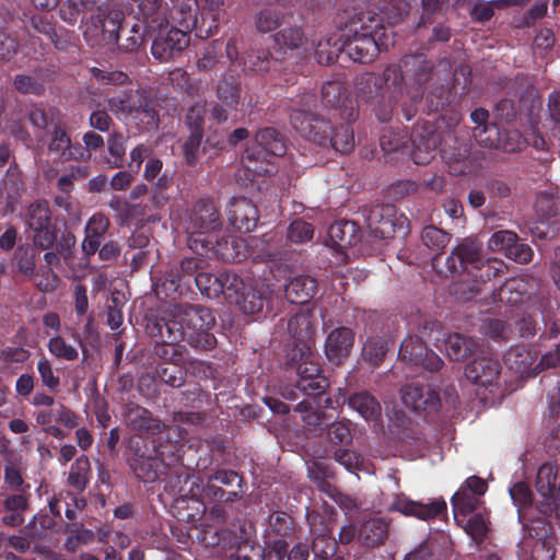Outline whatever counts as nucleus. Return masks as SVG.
I'll use <instances>...</instances> for the list:
<instances>
[{
	"instance_id": "54",
	"label": "nucleus",
	"mask_w": 560,
	"mask_h": 560,
	"mask_svg": "<svg viewBox=\"0 0 560 560\" xmlns=\"http://www.w3.org/2000/svg\"><path fill=\"white\" fill-rule=\"evenodd\" d=\"M272 55L268 48L252 47L242 57L243 70L250 73H265L269 71Z\"/></svg>"
},
{
	"instance_id": "20",
	"label": "nucleus",
	"mask_w": 560,
	"mask_h": 560,
	"mask_svg": "<svg viewBox=\"0 0 560 560\" xmlns=\"http://www.w3.org/2000/svg\"><path fill=\"white\" fill-rule=\"evenodd\" d=\"M192 242H200V248L206 252H212L213 255L223 261L240 262L246 258V244L244 240L225 235L221 238L192 237Z\"/></svg>"
},
{
	"instance_id": "22",
	"label": "nucleus",
	"mask_w": 560,
	"mask_h": 560,
	"mask_svg": "<svg viewBox=\"0 0 560 560\" xmlns=\"http://www.w3.org/2000/svg\"><path fill=\"white\" fill-rule=\"evenodd\" d=\"M122 417L127 427L139 433L138 436L158 435L165 429V424L159 418L136 402L126 404Z\"/></svg>"
},
{
	"instance_id": "60",
	"label": "nucleus",
	"mask_w": 560,
	"mask_h": 560,
	"mask_svg": "<svg viewBox=\"0 0 560 560\" xmlns=\"http://www.w3.org/2000/svg\"><path fill=\"white\" fill-rule=\"evenodd\" d=\"M91 475V464L86 455L75 458L70 467L67 482L70 487L78 491H84L89 485Z\"/></svg>"
},
{
	"instance_id": "33",
	"label": "nucleus",
	"mask_w": 560,
	"mask_h": 560,
	"mask_svg": "<svg viewBox=\"0 0 560 560\" xmlns=\"http://www.w3.org/2000/svg\"><path fill=\"white\" fill-rule=\"evenodd\" d=\"M318 282L308 275L291 277L284 285L285 299L292 304H306L317 293Z\"/></svg>"
},
{
	"instance_id": "13",
	"label": "nucleus",
	"mask_w": 560,
	"mask_h": 560,
	"mask_svg": "<svg viewBox=\"0 0 560 560\" xmlns=\"http://www.w3.org/2000/svg\"><path fill=\"white\" fill-rule=\"evenodd\" d=\"M25 224L33 232L36 248L50 249L58 238V226L52 222L49 203L45 199L31 202L25 213Z\"/></svg>"
},
{
	"instance_id": "30",
	"label": "nucleus",
	"mask_w": 560,
	"mask_h": 560,
	"mask_svg": "<svg viewBox=\"0 0 560 560\" xmlns=\"http://www.w3.org/2000/svg\"><path fill=\"white\" fill-rule=\"evenodd\" d=\"M500 373V362L489 357L474 359L465 366V376L467 380L483 387L494 384Z\"/></svg>"
},
{
	"instance_id": "47",
	"label": "nucleus",
	"mask_w": 560,
	"mask_h": 560,
	"mask_svg": "<svg viewBox=\"0 0 560 560\" xmlns=\"http://www.w3.org/2000/svg\"><path fill=\"white\" fill-rule=\"evenodd\" d=\"M243 94L242 82L237 77L228 75L215 86L217 100L230 109H237Z\"/></svg>"
},
{
	"instance_id": "17",
	"label": "nucleus",
	"mask_w": 560,
	"mask_h": 560,
	"mask_svg": "<svg viewBox=\"0 0 560 560\" xmlns=\"http://www.w3.org/2000/svg\"><path fill=\"white\" fill-rule=\"evenodd\" d=\"M156 36L151 45V54L160 62H168L189 46L190 33L177 27L167 28V25L156 27Z\"/></svg>"
},
{
	"instance_id": "2",
	"label": "nucleus",
	"mask_w": 560,
	"mask_h": 560,
	"mask_svg": "<svg viewBox=\"0 0 560 560\" xmlns=\"http://www.w3.org/2000/svg\"><path fill=\"white\" fill-rule=\"evenodd\" d=\"M316 331L314 316L311 312H300L288 320V332L295 342L287 352V368L294 370L300 390H316L313 395L323 393L327 378L322 374L318 355L313 351L312 339Z\"/></svg>"
},
{
	"instance_id": "3",
	"label": "nucleus",
	"mask_w": 560,
	"mask_h": 560,
	"mask_svg": "<svg viewBox=\"0 0 560 560\" xmlns=\"http://www.w3.org/2000/svg\"><path fill=\"white\" fill-rule=\"evenodd\" d=\"M340 32L342 52L362 65L372 62L378 52L395 44L381 19L371 12L348 14Z\"/></svg>"
},
{
	"instance_id": "53",
	"label": "nucleus",
	"mask_w": 560,
	"mask_h": 560,
	"mask_svg": "<svg viewBox=\"0 0 560 560\" xmlns=\"http://www.w3.org/2000/svg\"><path fill=\"white\" fill-rule=\"evenodd\" d=\"M389 338L386 336H370L363 343L361 357L370 365L376 368L385 359L389 349Z\"/></svg>"
},
{
	"instance_id": "32",
	"label": "nucleus",
	"mask_w": 560,
	"mask_h": 560,
	"mask_svg": "<svg viewBox=\"0 0 560 560\" xmlns=\"http://www.w3.org/2000/svg\"><path fill=\"white\" fill-rule=\"evenodd\" d=\"M171 18L178 23L184 31L196 32V35L202 37L205 34L203 24L199 25L197 11V0H171Z\"/></svg>"
},
{
	"instance_id": "24",
	"label": "nucleus",
	"mask_w": 560,
	"mask_h": 560,
	"mask_svg": "<svg viewBox=\"0 0 560 560\" xmlns=\"http://www.w3.org/2000/svg\"><path fill=\"white\" fill-rule=\"evenodd\" d=\"M446 502L435 500L423 504L410 500L405 494H396L389 505L390 511L399 512L407 516H415L419 520L429 521L439 517L446 512Z\"/></svg>"
},
{
	"instance_id": "64",
	"label": "nucleus",
	"mask_w": 560,
	"mask_h": 560,
	"mask_svg": "<svg viewBox=\"0 0 560 560\" xmlns=\"http://www.w3.org/2000/svg\"><path fill=\"white\" fill-rule=\"evenodd\" d=\"M338 548V541L326 534L316 535L312 541V551L320 560H342L343 557L337 553Z\"/></svg>"
},
{
	"instance_id": "52",
	"label": "nucleus",
	"mask_w": 560,
	"mask_h": 560,
	"mask_svg": "<svg viewBox=\"0 0 560 560\" xmlns=\"http://www.w3.org/2000/svg\"><path fill=\"white\" fill-rule=\"evenodd\" d=\"M388 534V524L383 518H371L364 522L359 529V539L368 547L384 544Z\"/></svg>"
},
{
	"instance_id": "18",
	"label": "nucleus",
	"mask_w": 560,
	"mask_h": 560,
	"mask_svg": "<svg viewBox=\"0 0 560 560\" xmlns=\"http://www.w3.org/2000/svg\"><path fill=\"white\" fill-rule=\"evenodd\" d=\"M488 248L492 252H503L509 259L517 264L529 262L534 255L532 247L520 242L517 234L509 230L494 232L488 240Z\"/></svg>"
},
{
	"instance_id": "23",
	"label": "nucleus",
	"mask_w": 560,
	"mask_h": 560,
	"mask_svg": "<svg viewBox=\"0 0 560 560\" xmlns=\"http://www.w3.org/2000/svg\"><path fill=\"white\" fill-rule=\"evenodd\" d=\"M402 402L415 411H438L441 406L439 393L429 385L411 382L402 388Z\"/></svg>"
},
{
	"instance_id": "7",
	"label": "nucleus",
	"mask_w": 560,
	"mask_h": 560,
	"mask_svg": "<svg viewBox=\"0 0 560 560\" xmlns=\"http://www.w3.org/2000/svg\"><path fill=\"white\" fill-rule=\"evenodd\" d=\"M174 444L163 445L158 440L132 436L127 447V463L137 479L144 483L162 480L170 471L166 454L174 455Z\"/></svg>"
},
{
	"instance_id": "9",
	"label": "nucleus",
	"mask_w": 560,
	"mask_h": 560,
	"mask_svg": "<svg viewBox=\"0 0 560 560\" xmlns=\"http://www.w3.org/2000/svg\"><path fill=\"white\" fill-rule=\"evenodd\" d=\"M149 334L156 339L153 348L155 357L164 363L173 365H184L187 361L188 349L182 341L185 340V334L180 330L182 326L177 323L167 324L161 317L155 318L149 326Z\"/></svg>"
},
{
	"instance_id": "12",
	"label": "nucleus",
	"mask_w": 560,
	"mask_h": 560,
	"mask_svg": "<svg viewBox=\"0 0 560 560\" xmlns=\"http://www.w3.org/2000/svg\"><path fill=\"white\" fill-rule=\"evenodd\" d=\"M246 490L247 483L242 475L220 468L208 476L202 497L209 502L232 503L243 499Z\"/></svg>"
},
{
	"instance_id": "45",
	"label": "nucleus",
	"mask_w": 560,
	"mask_h": 560,
	"mask_svg": "<svg viewBox=\"0 0 560 560\" xmlns=\"http://www.w3.org/2000/svg\"><path fill=\"white\" fill-rule=\"evenodd\" d=\"M316 105L317 96L312 92H303L292 97L288 104L291 126L298 125L304 131L303 119L313 113Z\"/></svg>"
},
{
	"instance_id": "10",
	"label": "nucleus",
	"mask_w": 560,
	"mask_h": 560,
	"mask_svg": "<svg viewBox=\"0 0 560 560\" xmlns=\"http://www.w3.org/2000/svg\"><path fill=\"white\" fill-rule=\"evenodd\" d=\"M256 145L247 148L242 156L244 167L255 174L268 172L262 163H270L271 158L283 156L287 152L285 137L273 127L259 129L255 135Z\"/></svg>"
},
{
	"instance_id": "28",
	"label": "nucleus",
	"mask_w": 560,
	"mask_h": 560,
	"mask_svg": "<svg viewBox=\"0 0 560 560\" xmlns=\"http://www.w3.org/2000/svg\"><path fill=\"white\" fill-rule=\"evenodd\" d=\"M481 258V247L472 241L465 240L446 257L445 265L451 273L466 271L469 275Z\"/></svg>"
},
{
	"instance_id": "51",
	"label": "nucleus",
	"mask_w": 560,
	"mask_h": 560,
	"mask_svg": "<svg viewBox=\"0 0 560 560\" xmlns=\"http://www.w3.org/2000/svg\"><path fill=\"white\" fill-rule=\"evenodd\" d=\"M558 479V469L557 466L545 463L542 464L537 471L536 475V490L537 492L544 497L546 500L550 501L552 500L556 494H558V487L557 485Z\"/></svg>"
},
{
	"instance_id": "38",
	"label": "nucleus",
	"mask_w": 560,
	"mask_h": 560,
	"mask_svg": "<svg viewBox=\"0 0 560 560\" xmlns=\"http://www.w3.org/2000/svg\"><path fill=\"white\" fill-rule=\"evenodd\" d=\"M409 2L406 0H390L385 1V3L383 4H376V10H378V12H375L370 9L366 10L365 12H371L373 15L380 18L382 21V25L389 33L390 39L395 40L392 27L404 21V19L409 13Z\"/></svg>"
},
{
	"instance_id": "48",
	"label": "nucleus",
	"mask_w": 560,
	"mask_h": 560,
	"mask_svg": "<svg viewBox=\"0 0 560 560\" xmlns=\"http://www.w3.org/2000/svg\"><path fill=\"white\" fill-rule=\"evenodd\" d=\"M163 2L164 0H141L137 4L149 32H155L156 27L168 25Z\"/></svg>"
},
{
	"instance_id": "14",
	"label": "nucleus",
	"mask_w": 560,
	"mask_h": 560,
	"mask_svg": "<svg viewBox=\"0 0 560 560\" xmlns=\"http://www.w3.org/2000/svg\"><path fill=\"white\" fill-rule=\"evenodd\" d=\"M362 214L371 236L377 240L392 238L398 231L406 233L407 218L402 214L398 215L393 205L364 207Z\"/></svg>"
},
{
	"instance_id": "50",
	"label": "nucleus",
	"mask_w": 560,
	"mask_h": 560,
	"mask_svg": "<svg viewBox=\"0 0 560 560\" xmlns=\"http://www.w3.org/2000/svg\"><path fill=\"white\" fill-rule=\"evenodd\" d=\"M348 406L355 410L368 421L376 420L381 416V405L378 400L368 392L353 394L348 399Z\"/></svg>"
},
{
	"instance_id": "62",
	"label": "nucleus",
	"mask_w": 560,
	"mask_h": 560,
	"mask_svg": "<svg viewBox=\"0 0 560 560\" xmlns=\"http://www.w3.org/2000/svg\"><path fill=\"white\" fill-rule=\"evenodd\" d=\"M341 33L332 34L325 39H320L315 48V56L320 65H330L337 60L339 54L342 52Z\"/></svg>"
},
{
	"instance_id": "27",
	"label": "nucleus",
	"mask_w": 560,
	"mask_h": 560,
	"mask_svg": "<svg viewBox=\"0 0 560 560\" xmlns=\"http://www.w3.org/2000/svg\"><path fill=\"white\" fill-rule=\"evenodd\" d=\"M189 136L184 143L183 151L186 163L195 165L199 158L200 145L203 139V117L198 106H191L186 115Z\"/></svg>"
},
{
	"instance_id": "36",
	"label": "nucleus",
	"mask_w": 560,
	"mask_h": 560,
	"mask_svg": "<svg viewBox=\"0 0 560 560\" xmlns=\"http://www.w3.org/2000/svg\"><path fill=\"white\" fill-rule=\"evenodd\" d=\"M110 0H66L60 9V19L69 25H75L79 18L85 16L88 13L101 14L103 8L107 7Z\"/></svg>"
},
{
	"instance_id": "15",
	"label": "nucleus",
	"mask_w": 560,
	"mask_h": 560,
	"mask_svg": "<svg viewBox=\"0 0 560 560\" xmlns=\"http://www.w3.org/2000/svg\"><path fill=\"white\" fill-rule=\"evenodd\" d=\"M230 560H264L265 549L256 539L255 526L243 521L228 533Z\"/></svg>"
},
{
	"instance_id": "43",
	"label": "nucleus",
	"mask_w": 560,
	"mask_h": 560,
	"mask_svg": "<svg viewBox=\"0 0 560 560\" xmlns=\"http://www.w3.org/2000/svg\"><path fill=\"white\" fill-rule=\"evenodd\" d=\"M479 340L459 332L451 334L445 340V351L453 361H464L477 352Z\"/></svg>"
},
{
	"instance_id": "11",
	"label": "nucleus",
	"mask_w": 560,
	"mask_h": 560,
	"mask_svg": "<svg viewBox=\"0 0 560 560\" xmlns=\"http://www.w3.org/2000/svg\"><path fill=\"white\" fill-rule=\"evenodd\" d=\"M222 228L220 211L211 199H199L187 212L186 231L189 234L190 248L198 250L200 242H192V237H211Z\"/></svg>"
},
{
	"instance_id": "44",
	"label": "nucleus",
	"mask_w": 560,
	"mask_h": 560,
	"mask_svg": "<svg viewBox=\"0 0 560 560\" xmlns=\"http://www.w3.org/2000/svg\"><path fill=\"white\" fill-rule=\"evenodd\" d=\"M172 511L178 521L192 523L202 517L206 512V504L196 495L180 494L174 500Z\"/></svg>"
},
{
	"instance_id": "37",
	"label": "nucleus",
	"mask_w": 560,
	"mask_h": 560,
	"mask_svg": "<svg viewBox=\"0 0 560 560\" xmlns=\"http://www.w3.org/2000/svg\"><path fill=\"white\" fill-rule=\"evenodd\" d=\"M518 521L524 536L536 539V542L547 541L546 539L552 533V526L546 516L537 514L535 509L520 510Z\"/></svg>"
},
{
	"instance_id": "19",
	"label": "nucleus",
	"mask_w": 560,
	"mask_h": 560,
	"mask_svg": "<svg viewBox=\"0 0 560 560\" xmlns=\"http://www.w3.org/2000/svg\"><path fill=\"white\" fill-rule=\"evenodd\" d=\"M399 357L411 364L422 366L429 372H438L443 366V360L418 336L405 338L400 345Z\"/></svg>"
},
{
	"instance_id": "4",
	"label": "nucleus",
	"mask_w": 560,
	"mask_h": 560,
	"mask_svg": "<svg viewBox=\"0 0 560 560\" xmlns=\"http://www.w3.org/2000/svg\"><path fill=\"white\" fill-rule=\"evenodd\" d=\"M316 390H300L298 380L294 384L287 385L281 389L284 399L295 401L302 398L294 410L302 415L304 427L313 434H322L336 418L335 412L346 404V393L338 388L336 393L329 390L327 386L318 395H313Z\"/></svg>"
},
{
	"instance_id": "42",
	"label": "nucleus",
	"mask_w": 560,
	"mask_h": 560,
	"mask_svg": "<svg viewBox=\"0 0 560 560\" xmlns=\"http://www.w3.org/2000/svg\"><path fill=\"white\" fill-rule=\"evenodd\" d=\"M329 240L331 245L343 249L355 245L360 241V228L354 221L340 220L329 226Z\"/></svg>"
},
{
	"instance_id": "8",
	"label": "nucleus",
	"mask_w": 560,
	"mask_h": 560,
	"mask_svg": "<svg viewBox=\"0 0 560 560\" xmlns=\"http://www.w3.org/2000/svg\"><path fill=\"white\" fill-rule=\"evenodd\" d=\"M413 150L411 152L412 160L418 165L429 164L439 151L442 159L445 160L448 172L452 175H462L469 171V150L464 144L451 152L444 148H440L441 136L438 132L430 131L425 135H416L412 137Z\"/></svg>"
},
{
	"instance_id": "57",
	"label": "nucleus",
	"mask_w": 560,
	"mask_h": 560,
	"mask_svg": "<svg viewBox=\"0 0 560 560\" xmlns=\"http://www.w3.org/2000/svg\"><path fill=\"white\" fill-rule=\"evenodd\" d=\"M451 234L434 226L428 225L423 228L421 233L422 243L430 248L432 252H436L438 254L433 258V266L438 267L440 264V253L451 242Z\"/></svg>"
},
{
	"instance_id": "35",
	"label": "nucleus",
	"mask_w": 560,
	"mask_h": 560,
	"mask_svg": "<svg viewBox=\"0 0 560 560\" xmlns=\"http://www.w3.org/2000/svg\"><path fill=\"white\" fill-rule=\"evenodd\" d=\"M305 130L303 131L298 125L293 129L303 138L316 143L319 147H328L329 136L334 130L330 120L315 113L303 119Z\"/></svg>"
},
{
	"instance_id": "55",
	"label": "nucleus",
	"mask_w": 560,
	"mask_h": 560,
	"mask_svg": "<svg viewBox=\"0 0 560 560\" xmlns=\"http://www.w3.org/2000/svg\"><path fill=\"white\" fill-rule=\"evenodd\" d=\"M528 296V283L523 278L506 279L498 290L499 300L511 305L520 304Z\"/></svg>"
},
{
	"instance_id": "31",
	"label": "nucleus",
	"mask_w": 560,
	"mask_h": 560,
	"mask_svg": "<svg viewBox=\"0 0 560 560\" xmlns=\"http://www.w3.org/2000/svg\"><path fill=\"white\" fill-rule=\"evenodd\" d=\"M140 130H155L160 125V116L155 108L154 101L150 93L141 90L137 98L135 109L132 108L129 117Z\"/></svg>"
},
{
	"instance_id": "61",
	"label": "nucleus",
	"mask_w": 560,
	"mask_h": 560,
	"mask_svg": "<svg viewBox=\"0 0 560 560\" xmlns=\"http://www.w3.org/2000/svg\"><path fill=\"white\" fill-rule=\"evenodd\" d=\"M451 502L455 520L459 522V517L466 518L478 510L480 498L468 492L467 489L459 488L452 497Z\"/></svg>"
},
{
	"instance_id": "16",
	"label": "nucleus",
	"mask_w": 560,
	"mask_h": 560,
	"mask_svg": "<svg viewBox=\"0 0 560 560\" xmlns=\"http://www.w3.org/2000/svg\"><path fill=\"white\" fill-rule=\"evenodd\" d=\"M46 147L48 155L55 161L66 163L85 159V150L79 142H73L67 126L58 121L46 132Z\"/></svg>"
},
{
	"instance_id": "21",
	"label": "nucleus",
	"mask_w": 560,
	"mask_h": 560,
	"mask_svg": "<svg viewBox=\"0 0 560 560\" xmlns=\"http://www.w3.org/2000/svg\"><path fill=\"white\" fill-rule=\"evenodd\" d=\"M32 491H3L0 512L5 526L19 527L25 522V513L31 509Z\"/></svg>"
},
{
	"instance_id": "58",
	"label": "nucleus",
	"mask_w": 560,
	"mask_h": 560,
	"mask_svg": "<svg viewBox=\"0 0 560 560\" xmlns=\"http://www.w3.org/2000/svg\"><path fill=\"white\" fill-rule=\"evenodd\" d=\"M141 90H126L116 93L107 100L108 109L117 117L128 118Z\"/></svg>"
},
{
	"instance_id": "41",
	"label": "nucleus",
	"mask_w": 560,
	"mask_h": 560,
	"mask_svg": "<svg viewBox=\"0 0 560 560\" xmlns=\"http://www.w3.org/2000/svg\"><path fill=\"white\" fill-rule=\"evenodd\" d=\"M505 362L509 369L522 376H535L536 352L525 346L512 347L505 354Z\"/></svg>"
},
{
	"instance_id": "59",
	"label": "nucleus",
	"mask_w": 560,
	"mask_h": 560,
	"mask_svg": "<svg viewBox=\"0 0 560 560\" xmlns=\"http://www.w3.org/2000/svg\"><path fill=\"white\" fill-rule=\"evenodd\" d=\"M265 303V293L253 284L252 281H248L245 289L242 291L240 299L235 301V304L245 313V314H256L259 313Z\"/></svg>"
},
{
	"instance_id": "5",
	"label": "nucleus",
	"mask_w": 560,
	"mask_h": 560,
	"mask_svg": "<svg viewBox=\"0 0 560 560\" xmlns=\"http://www.w3.org/2000/svg\"><path fill=\"white\" fill-rule=\"evenodd\" d=\"M401 75L395 63H389L383 73L364 72L355 79L357 96L375 106V114L380 121L390 119L394 108L400 104L399 82Z\"/></svg>"
},
{
	"instance_id": "29",
	"label": "nucleus",
	"mask_w": 560,
	"mask_h": 560,
	"mask_svg": "<svg viewBox=\"0 0 560 560\" xmlns=\"http://www.w3.org/2000/svg\"><path fill=\"white\" fill-rule=\"evenodd\" d=\"M354 343V332L348 327L331 330L325 341V353L328 361L339 365L351 352Z\"/></svg>"
},
{
	"instance_id": "26",
	"label": "nucleus",
	"mask_w": 560,
	"mask_h": 560,
	"mask_svg": "<svg viewBox=\"0 0 560 560\" xmlns=\"http://www.w3.org/2000/svg\"><path fill=\"white\" fill-rule=\"evenodd\" d=\"M228 220L240 232H252L259 220L257 207L246 197L233 198L228 208Z\"/></svg>"
},
{
	"instance_id": "6",
	"label": "nucleus",
	"mask_w": 560,
	"mask_h": 560,
	"mask_svg": "<svg viewBox=\"0 0 560 560\" xmlns=\"http://www.w3.org/2000/svg\"><path fill=\"white\" fill-rule=\"evenodd\" d=\"M167 324L177 323L182 326L187 343L196 350H212L217 338L211 332L215 325L212 312L199 304L175 303L165 316L161 317Z\"/></svg>"
},
{
	"instance_id": "34",
	"label": "nucleus",
	"mask_w": 560,
	"mask_h": 560,
	"mask_svg": "<svg viewBox=\"0 0 560 560\" xmlns=\"http://www.w3.org/2000/svg\"><path fill=\"white\" fill-rule=\"evenodd\" d=\"M109 225V219L101 212L94 213L86 222L85 236L81 247L88 259L98 250Z\"/></svg>"
},
{
	"instance_id": "39",
	"label": "nucleus",
	"mask_w": 560,
	"mask_h": 560,
	"mask_svg": "<svg viewBox=\"0 0 560 560\" xmlns=\"http://www.w3.org/2000/svg\"><path fill=\"white\" fill-rule=\"evenodd\" d=\"M296 525L293 517L284 511H275L268 516L265 529L267 541L292 539L295 537Z\"/></svg>"
},
{
	"instance_id": "40",
	"label": "nucleus",
	"mask_w": 560,
	"mask_h": 560,
	"mask_svg": "<svg viewBox=\"0 0 560 560\" xmlns=\"http://www.w3.org/2000/svg\"><path fill=\"white\" fill-rule=\"evenodd\" d=\"M38 250L40 249L36 248L34 244L31 245L28 243H23L15 247L11 264L16 276L28 280L35 278Z\"/></svg>"
},
{
	"instance_id": "1",
	"label": "nucleus",
	"mask_w": 560,
	"mask_h": 560,
	"mask_svg": "<svg viewBox=\"0 0 560 560\" xmlns=\"http://www.w3.org/2000/svg\"><path fill=\"white\" fill-rule=\"evenodd\" d=\"M395 65L401 75L399 96L407 120L416 115V104L423 98L425 92L427 103L432 112H439L450 103V91L444 84L446 78H441L435 62L425 54H407Z\"/></svg>"
},
{
	"instance_id": "49",
	"label": "nucleus",
	"mask_w": 560,
	"mask_h": 560,
	"mask_svg": "<svg viewBox=\"0 0 560 560\" xmlns=\"http://www.w3.org/2000/svg\"><path fill=\"white\" fill-rule=\"evenodd\" d=\"M463 524V528L467 535L477 544L481 545L487 538V534L490 529L489 513L472 512L466 518L459 517V522Z\"/></svg>"
},
{
	"instance_id": "56",
	"label": "nucleus",
	"mask_w": 560,
	"mask_h": 560,
	"mask_svg": "<svg viewBox=\"0 0 560 560\" xmlns=\"http://www.w3.org/2000/svg\"><path fill=\"white\" fill-rule=\"evenodd\" d=\"M285 20V12L276 5L261 8L254 16L257 32L270 33L277 30Z\"/></svg>"
},
{
	"instance_id": "46",
	"label": "nucleus",
	"mask_w": 560,
	"mask_h": 560,
	"mask_svg": "<svg viewBox=\"0 0 560 560\" xmlns=\"http://www.w3.org/2000/svg\"><path fill=\"white\" fill-rule=\"evenodd\" d=\"M24 470L21 457L5 458L3 465V491H31V483L23 476Z\"/></svg>"
},
{
	"instance_id": "25",
	"label": "nucleus",
	"mask_w": 560,
	"mask_h": 560,
	"mask_svg": "<svg viewBox=\"0 0 560 560\" xmlns=\"http://www.w3.org/2000/svg\"><path fill=\"white\" fill-rule=\"evenodd\" d=\"M154 292L160 300H170V310L175 303H178V299L188 300L196 294L189 280L186 281L185 278H180L179 272H174V270H171L154 283Z\"/></svg>"
},
{
	"instance_id": "63",
	"label": "nucleus",
	"mask_w": 560,
	"mask_h": 560,
	"mask_svg": "<svg viewBox=\"0 0 560 560\" xmlns=\"http://www.w3.org/2000/svg\"><path fill=\"white\" fill-rule=\"evenodd\" d=\"M328 147L342 154L350 153L354 149V135L348 122L334 126V130L329 136Z\"/></svg>"
}]
</instances>
